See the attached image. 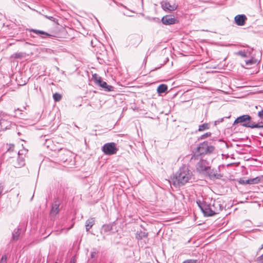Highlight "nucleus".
I'll return each mask as SVG.
<instances>
[{
  "label": "nucleus",
  "instance_id": "a19ab883",
  "mask_svg": "<svg viewBox=\"0 0 263 263\" xmlns=\"http://www.w3.org/2000/svg\"><path fill=\"white\" fill-rule=\"evenodd\" d=\"M261 248H263V244L262 245V247Z\"/></svg>",
  "mask_w": 263,
  "mask_h": 263
},
{
  "label": "nucleus",
  "instance_id": "f704fd0d",
  "mask_svg": "<svg viewBox=\"0 0 263 263\" xmlns=\"http://www.w3.org/2000/svg\"><path fill=\"white\" fill-rule=\"evenodd\" d=\"M47 18L51 21H53L54 18L52 16H49V17H47Z\"/></svg>",
  "mask_w": 263,
  "mask_h": 263
},
{
  "label": "nucleus",
  "instance_id": "b1692460",
  "mask_svg": "<svg viewBox=\"0 0 263 263\" xmlns=\"http://www.w3.org/2000/svg\"><path fill=\"white\" fill-rule=\"evenodd\" d=\"M248 179L245 180L244 179H240L238 181V182L240 184L245 185V184H248Z\"/></svg>",
  "mask_w": 263,
  "mask_h": 263
},
{
  "label": "nucleus",
  "instance_id": "e433bc0d",
  "mask_svg": "<svg viewBox=\"0 0 263 263\" xmlns=\"http://www.w3.org/2000/svg\"><path fill=\"white\" fill-rule=\"evenodd\" d=\"M124 15H127V16H130V15H129V14H126V13H124Z\"/></svg>",
  "mask_w": 263,
  "mask_h": 263
},
{
  "label": "nucleus",
  "instance_id": "1a4fd4ad",
  "mask_svg": "<svg viewBox=\"0 0 263 263\" xmlns=\"http://www.w3.org/2000/svg\"><path fill=\"white\" fill-rule=\"evenodd\" d=\"M161 21L163 24L165 25H169L175 24L176 20L175 19L174 17H172L171 16L166 15L163 16L162 18Z\"/></svg>",
  "mask_w": 263,
  "mask_h": 263
},
{
  "label": "nucleus",
  "instance_id": "412c9836",
  "mask_svg": "<svg viewBox=\"0 0 263 263\" xmlns=\"http://www.w3.org/2000/svg\"><path fill=\"white\" fill-rule=\"evenodd\" d=\"M53 98L55 101L58 102V101H59L61 99L62 96L58 93H55L53 95Z\"/></svg>",
  "mask_w": 263,
  "mask_h": 263
},
{
  "label": "nucleus",
  "instance_id": "a211bd4d",
  "mask_svg": "<svg viewBox=\"0 0 263 263\" xmlns=\"http://www.w3.org/2000/svg\"><path fill=\"white\" fill-rule=\"evenodd\" d=\"M25 165L24 160L23 158H19L17 163L14 164L15 167H21Z\"/></svg>",
  "mask_w": 263,
  "mask_h": 263
},
{
  "label": "nucleus",
  "instance_id": "9b49d317",
  "mask_svg": "<svg viewBox=\"0 0 263 263\" xmlns=\"http://www.w3.org/2000/svg\"><path fill=\"white\" fill-rule=\"evenodd\" d=\"M30 31L33 32L36 34L40 35L41 36V37L43 38H45L46 37H49V36H51V34H50L46 32H44L43 31H41V30H39L31 29V30H30Z\"/></svg>",
  "mask_w": 263,
  "mask_h": 263
},
{
  "label": "nucleus",
  "instance_id": "f257e3e1",
  "mask_svg": "<svg viewBox=\"0 0 263 263\" xmlns=\"http://www.w3.org/2000/svg\"><path fill=\"white\" fill-rule=\"evenodd\" d=\"M197 203L204 215L206 216L219 213L224 207V202L220 198L216 199L207 198L202 202L197 201Z\"/></svg>",
  "mask_w": 263,
  "mask_h": 263
},
{
  "label": "nucleus",
  "instance_id": "72a5a7b5",
  "mask_svg": "<svg viewBox=\"0 0 263 263\" xmlns=\"http://www.w3.org/2000/svg\"><path fill=\"white\" fill-rule=\"evenodd\" d=\"M0 123H1V126L2 127L5 126V125H4L5 120L4 119H2L1 120Z\"/></svg>",
  "mask_w": 263,
  "mask_h": 263
},
{
  "label": "nucleus",
  "instance_id": "2eb2a0df",
  "mask_svg": "<svg viewBox=\"0 0 263 263\" xmlns=\"http://www.w3.org/2000/svg\"><path fill=\"white\" fill-rule=\"evenodd\" d=\"M167 89V86L165 84H161L157 88V92L158 93L161 94L165 92Z\"/></svg>",
  "mask_w": 263,
  "mask_h": 263
},
{
  "label": "nucleus",
  "instance_id": "f03ea898",
  "mask_svg": "<svg viewBox=\"0 0 263 263\" xmlns=\"http://www.w3.org/2000/svg\"><path fill=\"white\" fill-rule=\"evenodd\" d=\"M193 173L188 166L183 165L180 167L172 179L173 183L175 186H180L192 181Z\"/></svg>",
  "mask_w": 263,
  "mask_h": 263
},
{
  "label": "nucleus",
  "instance_id": "c756f323",
  "mask_svg": "<svg viewBox=\"0 0 263 263\" xmlns=\"http://www.w3.org/2000/svg\"><path fill=\"white\" fill-rule=\"evenodd\" d=\"M258 116L260 119H263V110H261L258 112Z\"/></svg>",
  "mask_w": 263,
  "mask_h": 263
},
{
  "label": "nucleus",
  "instance_id": "aec40b11",
  "mask_svg": "<svg viewBox=\"0 0 263 263\" xmlns=\"http://www.w3.org/2000/svg\"><path fill=\"white\" fill-rule=\"evenodd\" d=\"M198 151L200 154H207L206 149L201 147V144L198 147Z\"/></svg>",
  "mask_w": 263,
  "mask_h": 263
},
{
  "label": "nucleus",
  "instance_id": "7ed1b4c3",
  "mask_svg": "<svg viewBox=\"0 0 263 263\" xmlns=\"http://www.w3.org/2000/svg\"><path fill=\"white\" fill-rule=\"evenodd\" d=\"M251 116L248 115H244L237 118L234 122V124L240 123L243 126L252 128L263 127V122L252 123L251 122Z\"/></svg>",
  "mask_w": 263,
  "mask_h": 263
},
{
  "label": "nucleus",
  "instance_id": "5701e85b",
  "mask_svg": "<svg viewBox=\"0 0 263 263\" xmlns=\"http://www.w3.org/2000/svg\"><path fill=\"white\" fill-rule=\"evenodd\" d=\"M255 63V61L253 59H250L246 61V65L250 66L252 65V64Z\"/></svg>",
  "mask_w": 263,
  "mask_h": 263
},
{
  "label": "nucleus",
  "instance_id": "473e14b6",
  "mask_svg": "<svg viewBox=\"0 0 263 263\" xmlns=\"http://www.w3.org/2000/svg\"><path fill=\"white\" fill-rule=\"evenodd\" d=\"M223 121V118H221V119H219V120H217V121H216L215 122V124L216 125V124H218V123H219L220 122H222Z\"/></svg>",
  "mask_w": 263,
  "mask_h": 263
},
{
  "label": "nucleus",
  "instance_id": "7c9ffc66",
  "mask_svg": "<svg viewBox=\"0 0 263 263\" xmlns=\"http://www.w3.org/2000/svg\"><path fill=\"white\" fill-rule=\"evenodd\" d=\"M103 229L105 231H109L111 228L109 226H104Z\"/></svg>",
  "mask_w": 263,
  "mask_h": 263
},
{
  "label": "nucleus",
  "instance_id": "bb28decb",
  "mask_svg": "<svg viewBox=\"0 0 263 263\" xmlns=\"http://www.w3.org/2000/svg\"><path fill=\"white\" fill-rule=\"evenodd\" d=\"M198 260L195 259H187L184 261L182 263H197Z\"/></svg>",
  "mask_w": 263,
  "mask_h": 263
},
{
  "label": "nucleus",
  "instance_id": "39448f33",
  "mask_svg": "<svg viewBox=\"0 0 263 263\" xmlns=\"http://www.w3.org/2000/svg\"><path fill=\"white\" fill-rule=\"evenodd\" d=\"M102 151L106 155L116 154L118 151L116 144L114 142L107 143L102 147Z\"/></svg>",
  "mask_w": 263,
  "mask_h": 263
},
{
  "label": "nucleus",
  "instance_id": "6ab92c4d",
  "mask_svg": "<svg viewBox=\"0 0 263 263\" xmlns=\"http://www.w3.org/2000/svg\"><path fill=\"white\" fill-rule=\"evenodd\" d=\"M209 128V124L208 123H204L199 126L198 130L200 132L203 131L205 129Z\"/></svg>",
  "mask_w": 263,
  "mask_h": 263
},
{
  "label": "nucleus",
  "instance_id": "a878e982",
  "mask_svg": "<svg viewBox=\"0 0 263 263\" xmlns=\"http://www.w3.org/2000/svg\"><path fill=\"white\" fill-rule=\"evenodd\" d=\"M237 54L242 57H246L247 56V52L245 51H239L237 52Z\"/></svg>",
  "mask_w": 263,
  "mask_h": 263
},
{
  "label": "nucleus",
  "instance_id": "f8f14e48",
  "mask_svg": "<svg viewBox=\"0 0 263 263\" xmlns=\"http://www.w3.org/2000/svg\"><path fill=\"white\" fill-rule=\"evenodd\" d=\"M95 224V219L93 218L88 219L85 223L86 231H88Z\"/></svg>",
  "mask_w": 263,
  "mask_h": 263
},
{
  "label": "nucleus",
  "instance_id": "ddd939ff",
  "mask_svg": "<svg viewBox=\"0 0 263 263\" xmlns=\"http://www.w3.org/2000/svg\"><path fill=\"white\" fill-rule=\"evenodd\" d=\"M147 236V233L143 231H137L136 234V238L138 240L142 239Z\"/></svg>",
  "mask_w": 263,
  "mask_h": 263
},
{
  "label": "nucleus",
  "instance_id": "c85d7f7f",
  "mask_svg": "<svg viewBox=\"0 0 263 263\" xmlns=\"http://www.w3.org/2000/svg\"><path fill=\"white\" fill-rule=\"evenodd\" d=\"M258 263H263V254L257 258Z\"/></svg>",
  "mask_w": 263,
  "mask_h": 263
},
{
  "label": "nucleus",
  "instance_id": "4468645a",
  "mask_svg": "<svg viewBox=\"0 0 263 263\" xmlns=\"http://www.w3.org/2000/svg\"><path fill=\"white\" fill-rule=\"evenodd\" d=\"M21 230L20 229H15L12 233V240L16 241L18 240L21 234Z\"/></svg>",
  "mask_w": 263,
  "mask_h": 263
},
{
  "label": "nucleus",
  "instance_id": "dca6fc26",
  "mask_svg": "<svg viewBox=\"0 0 263 263\" xmlns=\"http://www.w3.org/2000/svg\"><path fill=\"white\" fill-rule=\"evenodd\" d=\"M201 147H202V148L203 147L204 148L206 149L207 153H211L214 149V147L213 146H209L208 145V143H205V142H203V143H201Z\"/></svg>",
  "mask_w": 263,
  "mask_h": 263
},
{
  "label": "nucleus",
  "instance_id": "423d86ee",
  "mask_svg": "<svg viewBox=\"0 0 263 263\" xmlns=\"http://www.w3.org/2000/svg\"><path fill=\"white\" fill-rule=\"evenodd\" d=\"M210 168L208 162L204 160H201L197 164L196 169L200 173H203Z\"/></svg>",
  "mask_w": 263,
  "mask_h": 263
},
{
  "label": "nucleus",
  "instance_id": "f3484780",
  "mask_svg": "<svg viewBox=\"0 0 263 263\" xmlns=\"http://www.w3.org/2000/svg\"><path fill=\"white\" fill-rule=\"evenodd\" d=\"M248 180V184H257L260 182V178L259 177H257L254 178L249 179Z\"/></svg>",
  "mask_w": 263,
  "mask_h": 263
},
{
  "label": "nucleus",
  "instance_id": "393cba45",
  "mask_svg": "<svg viewBox=\"0 0 263 263\" xmlns=\"http://www.w3.org/2000/svg\"><path fill=\"white\" fill-rule=\"evenodd\" d=\"M98 252L96 250L93 249V251L91 252V258H96Z\"/></svg>",
  "mask_w": 263,
  "mask_h": 263
},
{
  "label": "nucleus",
  "instance_id": "4c0bfd02",
  "mask_svg": "<svg viewBox=\"0 0 263 263\" xmlns=\"http://www.w3.org/2000/svg\"><path fill=\"white\" fill-rule=\"evenodd\" d=\"M21 154V153H20V151L18 152V155H20Z\"/></svg>",
  "mask_w": 263,
  "mask_h": 263
},
{
  "label": "nucleus",
  "instance_id": "9d476101",
  "mask_svg": "<svg viewBox=\"0 0 263 263\" xmlns=\"http://www.w3.org/2000/svg\"><path fill=\"white\" fill-rule=\"evenodd\" d=\"M59 205L60 203L59 202L55 201L52 204V209L50 211V214L51 216H55L59 212Z\"/></svg>",
  "mask_w": 263,
  "mask_h": 263
},
{
  "label": "nucleus",
  "instance_id": "4be33fe9",
  "mask_svg": "<svg viewBox=\"0 0 263 263\" xmlns=\"http://www.w3.org/2000/svg\"><path fill=\"white\" fill-rule=\"evenodd\" d=\"M7 258L8 257L7 255L5 254L3 255L0 260V263H7Z\"/></svg>",
  "mask_w": 263,
  "mask_h": 263
},
{
  "label": "nucleus",
  "instance_id": "0eeeda50",
  "mask_svg": "<svg viewBox=\"0 0 263 263\" xmlns=\"http://www.w3.org/2000/svg\"><path fill=\"white\" fill-rule=\"evenodd\" d=\"M161 5L162 9L164 10L174 11L177 8V5L174 4H170L169 2L166 1H163L161 3Z\"/></svg>",
  "mask_w": 263,
  "mask_h": 263
},
{
  "label": "nucleus",
  "instance_id": "6e6552de",
  "mask_svg": "<svg viewBox=\"0 0 263 263\" xmlns=\"http://www.w3.org/2000/svg\"><path fill=\"white\" fill-rule=\"evenodd\" d=\"M247 20L246 16L244 14H238L235 16L234 21L235 23L238 26L244 25L246 21Z\"/></svg>",
  "mask_w": 263,
  "mask_h": 263
},
{
  "label": "nucleus",
  "instance_id": "ea45409f",
  "mask_svg": "<svg viewBox=\"0 0 263 263\" xmlns=\"http://www.w3.org/2000/svg\"><path fill=\"white\" fill-rule=\"evenodd\" d=\"M5 128H8V126H6L5 127Z\"/></svg>",
  "mask_w": 263,
  "mask_h": 263
},
{
  "label": "nucleus",
  "instance_id": "cd10ccee",
  "mask_svg": "<svg viewBox=\"0 0 263 263\" xmlns=\"http://www.w3.org/2000/svg\"><path fill=\"white\" fill-rule=\"evenodd\" d=\"M211 135V133L210 132L206 133L205 134L202 135L201 136V139H205V138H207L208 137H210Z\"/></svg>",
  "mask_w": 263,
  "mask_h": 263
},
{
  "label": "nucleus",
  "instance_id": "58836bf2",
  "mask_svg": "<svg viewBox=\"0 0 263 263\" xmlns=\"http://www.w3.org/2000/svg\"><path fill=\"white\" fill-rule=\"evenodd\" d=\"M15 57H16V58H17V57H18V55H17V54H16Z\"/></svg>",
  "mask_w": 263,
  "mask_h": 263
},
{
  "label": "nucleus",
  "instance_id": "c9c22d12",
  "mask_svg": "<svg viewBox=\"0 0 263 263\" xmlns=\"http://www.w3.org/2000/svg\"><path fill=\"white\" fill-rule=\"evenodd\" d=\"M210 175L211 176H215V177H216V176H217V175H216V174H212V173H211V174H210Z\"/></svg>",
  "mask_w": 263,
  "mask_h": 263
},
{
  "label": "nucleus",
  "instance_id": "2f4dec72",
  "mask_svg": "<svg viewBox=\"0 0 263 263\" xmlns=\"http://www.w3.org/2000/svg\"><path fill=\"white\" fill-rule=\"evenodd\" d=\"M14 145L11 144L9 145V148H8V151H12L13 150Z\"/></svg>",
  "mask_w": 263,
  "mask_h": 263
},
{
  "label": "nucleus",
  "instance_id": "79ce46f5",
  "mask_svg": "<svg viewBox=\"0 0 263 263\" xmlns=\"http://www.w3.org/2000/svg\"><path fill=\"white\" fill-rule=\"evenodd\" d=\"M55 263H58V262H55Z\"/></svg>",
  "mask_w": 263,
  "mask_h": 263
},
{
  "label": "nucleus",
  "instance_id": "20e7f679",
  "mask_svg": "<svg viewBox=\"0 0 263 263\" xmlns=\"http://www.w3.org/2000/svg\"><path fill=\"white\" fill-rule=\"evenodd\" d=\"M92 78L95 84L101 87L104 91L109 92L114 90L113 86L108 85L106 82L103 81L102 78L97 74H93Z\"/></svg>",
  "mask_w": 263,
  "mask_h": 263
}]
</instances>
